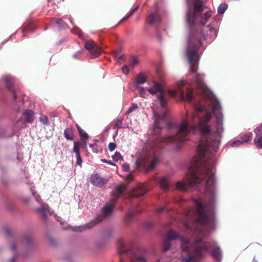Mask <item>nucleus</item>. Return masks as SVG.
<instances>
[{
    "label": "nucleus",
    "mask_w": 262,
    "mask_h": 262,
    "mask_svg": "<svg viewBox=\"0 0 262 262\" xmlns=\"http://www.w3.org/2000/svg\"><path fill=\"white\" fill-rule=\"evenodd\" d=\"M187 11L186 22L189 28V35L187 39L186 54L189 64L188 76H191L193 80L190 81L181 80L178 82H204V75L199 73L197 70L201 55L199 48L203 45L206 37L204 31H209L207 34L211 40L217 36V30L207 25L211 18L213 12L211 10L205 11L207 7L203 4V0H186Z\"/></svg>",
    "instance_id": "1"
},
{
    "label": "nucleus",
    "mask_w": 262,
    "mask_h": 262,
    "mask_svg": "<svg viewBox=\"0 0 262 262\" xmlns=\"http://www.w3.org/2000/svg\"><path fill=\"white\" fill-rule=\"evenodd\" d=\"M212 250L211 255L216 260H221L222 253L220 248L217 246L215 242H204L201 246L196 247L193 253H189L183 259V262H195L196 259L202 258L204 253Z\"/></svg>",
    "instance_id": "2"
},
{
    "label": "nucleus",
    "mask_w": 262,
    "mask_h": 262,
    "mask_svg": "<svg viewBox=\"0 0 262 262\" xmlns=\"http://www.w3.org/2000/svg\"><path fill=\"white\" fill-rule=\"evenodd\" d=\"M126 190L127 187L126 185L122 183L117 185L113 191L112 199L110 200V203L102 208L101 214L98 215L96 219L86 225V227L89 229L91 228L96 224L101 222L105 217L110 215L112 213L113 209L118 199Z\"/></svg>",
    "instance_id": "3"
},
{
    "label": "nucleus",
    "mask_w": 262,
    "mask_h": 262,
    "mask_svg": "<svg viewBox=\"0 0 262 262\" xmlns=\"http://www.w3.org/2000/svg\"><path fill=\"white\" fill-rule=\"evenodd\" d=\"M153 84V85L148 88L147 90L151 94H158L157 99L162 107L165 108L167 105V101L164 97V91L162 89V85L156 82H154Z\"/></svg>",
    "instance_id": "4"
},
{
    "label": "nucleus",
    "mask_w": 262,
    "mask_h": 262,
    "mask_svg": "<svg viewBox=\"0 0 262 262\" xmlns=\"http://www.w3.org/2000/svg\"><path fill=\"white\" fill-rule=\"evenodd\" d=\"M33 195H34L36 200L38 203H40V207L35 208L34 209L35 211L43 220H46L48 219V217L51 215V212H50L49 206L47 204L44 203H41V198L39 195H35V194L33 193Z\"/></svg>",
    "instance_id": "5"
},
{
    "label": "nucleus",
    "mask_w": 262,
    "mask_h": 262,
    "mask_svg": "<svg viewBox=\"0 0 262 262\" xmlns=\"http://www.w3.org/2000/svg\"><path fill=\"white\" fill-rule=\"evenodd\" d=\"M85 48L90 51L91 58L98 57L102 52V49L97 46L96 43L92 40L85 42Z\"/></svg>",
    "instance_id": "6"
},
{
    "label": "nucleus",
    "mask_w": 262,
    "mask_h": 262,
    "mask_svg": "<svg viewBox=\"0 0 262 262\" xmlns=\"http://www.w3.org/2000/svg\"><path fill=\"white\" fill-rule=\"evenodd\" d=\"M167 235V238L164 241L162 245L163 252H166L170 249L171 240H176L180 238L178 234L172 230H170Z\"/></svg>",
    "instance_id": "7"
},
{
    "label": "nucleus",
    "mask_w": 262,
    "mask_h": 262,
    "mask_svg": "<svg viewBox=\"0 0 262 262\" xmlns=\"http://www.w3.org/2000/svg\"><path fill=\"white\" fill-rule=\"evenodd\" d=\"M148 189L145 185L142 184H139L136 186L132 185V200L134 198L142 196L144 194L147 192Z\"/></svg>",
    "instance_id": "8"
},
{
    "label": "nucleus",
    "mask_w": 262,
    "mask_h": 262,
    "mask_svg": "<svg viewBox=\"0 0 262 262\" xmlns=\"http://www.w3.org/2000/svg\"><path fill=\"white\" fill-rule=\"evenodd\" d=\"M4 80L7 88L12 93L13 98L15 100L17 98V93L14 90V86L15 83V79L13 77L7 76L5 77Z\"/></svg>",
    "instance_id": "9"
},
{
    "label": "nucleus",
    "mask_w": 262,
    "mask_h": 262,
    "mask_svg": "<svg viewBox=\"0 0 262 262\" xmlns=\"http://www.w3.org/2000/svg\"><path fill=\"white\" fill-rule=\"evenodd\" d=\"M91 182L96 187H102L104 184H105L107 181L101 177L98 174H93L90 178Z\"/></svg>",
    "instance_id": "10"
},
{
    "label": "nucleus",
    "mask_w": 262,
    "mask_h": 262,
    "mask_svg": "<svg viewBox=\"0 0 262 262\" xmlns=\"http://www.w3.org/2000/svg\"><path fill=\"white\" fill-rule=\"evenodd\" d=\"M161 20V18L158 11L149 13L147 19L148 23L151 25L158 24Z\"/></svg>",
    "instance_id": "11"
},
{
    "label": "nucleus",
    "mask_w": 262,
    "mask_h": 262,
    "mask_svg": "<svg viewBox=\"0 0 262 262\" xmlns=\"http://www.w3.org/2000/svg\"><path fill=\"white\" fill-rule=\"evenodd\" d=\"M76 127L79 133L80 139L82 142L83 147L85 148L86 146V140L89 139V135L80 127L78 124H76Z\"/></svg>",
    "instance_id": "12"
},
{
    "label": "nucleus",
    "mask_w": 262,
    "mask_h": 262,
    "mask_svg": "<svg viewBox=\"0 0 262 262\" xmlns=\"http://www.w3.org/2000/svg\"><path fill=\"white\" fill-rule=\"evenodd\" d=\"M23 115L26 122H32L34 120V112L32 111L26 110Z\"/></svg>",
    "instance_id": "13"
},
{
    "label": "nucleus",
    "mask_w": 262,
    "mask_h": 262,
    "mask_svg": "<svg viewBox=\"0 0 262 262\" xmlns=\"http://www.w3.org/2000/svg\"><path fill=\"white\" fill-rule=\"evenodd\" d=\"M159 185L161 188L165 191H167L170 185L166 177H163L160 180Z\"/></svg>",
    "instance_id": "14"
},
{
    "label": "nucleus",
    "mask_w": 262,
    "mask_h": 262,
    "mask_svg": "<svg viewBox=\"0 0 262 262\" xmlns=\"http://www.w3.org/2000/svg\"><path fill=\"white\" fill-rule=\"evenodd\" d=\"M118 252L120 254H126L128 252V250L126 248L124 242L122 240L119 241Z\"/></svg>",
    "instance_id": "15"
},
{
    "label": "nucleus",
    "mask_w": 262,
    "mask_h": 262,
    "mask_svg": "<svg viewBox=\"0 0 262 262\" xmlns=\"http://www.w3.org/2000/svg\"><path fill=\"white\" fill-rule=\"evenodd\" d=\"M64 136L68 140H74L73 130L72 127H68L64 131Z\"/></svg>",
    "instance_id": "16"
},
{
    "label": "nucleus",
    "mask_w": 262,
    "mask_h": 262,
    "mask_svg": "<svg viewBox=\"0 0 262 262\" xmlns=\"http://www.w3.org/2000/svg\"><path fill=\"white\" fill-rule=\"evenodd\" d=\"M146 78L147 77L145 75L140 73L137 76L136 79V82L137 84L143 83L146 81Z\"/></svg>",
    "instance_id": "17"
},
{
    "label": "nucleus",
    "mask_w": 262,
    "mask_h": 262,
    "mask_svg": "<svg viewBox=\"0 0 262 262\" xmlns=\"http://www.w3.org/2000/svg\"><path fill=\"white\" fill-rule=\"evenodd\" d=\"M254 142L257 147L262 149V136H256Z\"/></svg>",
    "instance_id": "18"
},
{
    "label": "nucleus",
    "mask_w": 262,
    "mask_h": 262,
    "mask_svg": "<svg viewBox=\"0 0 262 262\" xmlns=\"http://www.w3.org/2000/svg\"><path fill=\"white\" fill-rule=\"evenodd\" d=\"M228 8V5L226 3L221 4L217 8L219 14H223Z\"/></svg>",
    "instance_id": "19"
},
{
    "label": "nucleus",
    "mask_w": 262,
    "mask_h": 262,
    "mask_svg": "<svg viewBox=\"0 0 262 262\" xmlns=\"http://www.w3.org/2000/svg\"><path fill=\"white\" fill-rule=\"evenodd\" d=\"M33 240V236L31 234L26 235L24 237V242L26 245L30 244Z\"/></svg>",
    "instance_id": "20"
},
{
    "label": "nucleus",
    "mask_w": 262,
    "mask_h": 262,
    "mask_svg": "<svg viewBox=\"0 0 262 262\" xmlns=\"http://www.w3.org/2000/svg\"><path fill=\"white\" fill-rule=\"evenodd\" d=\"M98 143V141L97 140H95L93 141V143L90 145V147L92 148L93 152L95 153H98L99 151L98 149H97Z\"/></svg>",
    "instance_id": "21"
},
{
    "label": "nucleus",
    "mask_w": 262,
    "mask_h": 262,
    "mask_svg": "<svg viewBox=\"0 0 262 262\" xmlns=\"http://www.w3.org/2000/svg\"><path fill=\"white\" fill-rule=\"evenodd\" d=\"M80 147V143L79 142H75L74 143L73 151L76 155L80 154L79 149Z\"/></svg>",
    "instance_id": "22"
},
{
    "label": "nucleus",
    "mask_w": 262,
    "mask_h": 262,
    "mask_svg": "<svg viewBox=\"0 0 262 262\" xmlns=\"http://www.w3.org/2000/svg\"><path fill=\"white\" fill-rule=\"evenodd\" d=\"M139 63L140 61L138 56L132 54V67L138 64Z\"/></svg>",
    "instance_id": "23"
},
{
    "label": "nucleus",
    "mask_w": 262,
    "mask_h": 262,
    "mask_svg": "<svg viewBox=\"0 0 262 262\" xmlns=\"http://www.w3.org/2000/svg\"><path fill=\"white\" fill-rule=\"evenodd\" d=\"M131 222V212L128 211L124 218V222L127 225H129Z\"/></svg>",
    "instance_id": "24"
},
{
    "label": "nucleus",
    "mask_w": 262,
    "mask_h": 262,
    "mask_svg": "<svg viewBox=\"0 0 262 262\" xmlns=\"http://www.w3.org/2000/svg\"><path fill=\"white\" fill-rule=\"evenodd\" d=\"M251 135H252V133H250L248 134H246V135H244V136H243L241 137V141H242L243 144L244 143L247 142L249 140L250 136Z\"/></svg>",
    "instance_id": "25"
},
{
    "label": "nucleus",
    "mask_w": 262,
    "mask_h": 262,
    "mask_svg": "<svg viewBox=\"0 0 262 262\" xmlns=\"http://www.w3.org/2000/svg\"><path fill=\"white\" fill-rule=\"evenodd\" d=\"M53 21L58 25L59 27H62L64 25V21L60 18H55L53 19Z\"/></svg>",
    "instance_id": "26"
},
{
    "label": "nucleus",
    "mask_w": 262,
    "mask_h": 262,
    "mask_svg": "<svg viewBox=\"0 0 262 262\" xmlns=\"http://www.w3.org/2000/svg\"><path fill=\"white\" fill-rule=\"evenodd\" d=\"M112 159L114 161L117 162L120 159H122V157L119 152H116V153L113 156H112Z\"/></svg>",
    "instance_id": "27"
},
{
    "label": "nucleus",
    "mask_w": 262,
    "mask_h": 262,
    "mask_svg": "<svg viewBox=\"0 0 262 262\" xmlns=\"http://www.w3.org/2000/svg\"><path fill=\"white\" fill-rule=\"evenodd\" d=\"M243 144L242 141H241L240 140H237L232 142L231 146L233 147H238L242 146Z\"/></svg>",
    "instance_id": "28"
},
{
    "label": "nucleus",
    "mask_w": 262,
    "mask_h": 262,
    "mask_svg": "<svg viewBox=\"0 0 262 262\" xmlns=\"http://www.w3.org/2000/svg\"><path fill=\"white\" fill-rule=\"evenodd\" d=\"M256 136H262V124L254 130Z\"/></svg>",
    "instance_id": "29"
},
{
    "label": "nucleus",
    "mask_w": 262,
    "mask_h": 262,
    "mask_svg": "<svg viewBox=\"0 0 262 262\" xmlns=\"http://www.w3.org/2000/svg\"><path fill=\"white\" fill-rule=\"evenodd\" d=\"M114 128H121L122 126V121L121 120H117L114 122Z\"/></svg>",
    "instance_id": "30"
},
{
    "label": "nucleus",
    "mask_w": 262,
    "mask_h": 262,
    "mask_svg": "<svg viewBox=\"0 0 262 262\" xmlns=\"http://www.w3.org/2000/svg\"><path fill=\"white\" fill-rule=\"evenodd\" d=\"M40 121L43 124H48L49 123V121L48 117L46 116H41L40 117Z\"/></svg>",
    "instance_id": "31"
},
{
    "label": "nucleus",
    "mask_w": 262,
    "mask_h": 262,
    "mask_svg": "<svg viewBox=\"0 0 262 262\" xmlns=\"http://www.w3.org/2000/svg\"><path fill=\"white\" fill-rule=\"evenodd\" d=\"M122 73L125 75L128 74L129 72V69L128 67L126 65H124V66H123L122 68Z\"/></svg>",
    "instance_id": "32"
},
{
    "label": "nucleus",
    "mask_w": 262,
    "mask_h": 262,
    "mask_svg": "<svg viewBox=\"0 0 262 262\" xmlns=\"http://www.w3.org/2000/svg\"><path fill=\"white\" fill-rule=\"evenodd\" d=\"M76 159H77V163L76 164L79 165L80 166H81L82 160L81 158L80 154L76 155Z\"/></svg>",
    "instance_id": "33"
},
{
    "label": "nucleus",
    "mask_w": 262,
    "mask_h": 262,
    "mask_svg": "<svg viewBox=\"0 0 262 262\" xmlns=\"http://www.w3.org/2000/svg\"><path fill=\"white\" fill-rule=\"evenodd\" d=\"M116 147V144L115 143H110L108 144V149L112 151L115 149Z\"/></svg>",
    "instance_id": "34"
},
{
    "label": "nucleus",
    "mask_w": 262,
    "mask_h": 262,
    "mask_svg": "<svg viewBox=\"0 0 262 262\" xmlns=\"http://www.w3.org/2000/svg\"><path fill=\"white\" fill-rule=\"evenodd\" d=\"M122 167L123 171L125 172H128L129 171L130 167L129 164L126 163L122 165Z\"/></svg>",
    "instance_id": "35"
},
{
    "label": "nucleus",
    "mask_w": 262,
    "mask_h": 262,
    "mask_svg": "<svg viewBox=\"0 0 262 262\" xmlns=\"http://www.w3.org/2000/svg\"><path fill=\"white\" fill-rule=\"evenodd\" d=\"M166 209V208L165 207H158L157 210H156V213H161L162 212H163L164 211H165Z\"/></svg>",
    "instance_id": "36"
},
{
    "label": "nucleus",
    "mask_w": 262,
    "mask_h": 262,
    "mask_svg": "<svg viewBox=\"0 0 262 262\" xmlns=\"http://www.w3.org/2000/svg\"><path fill=\"white\" fill-rule=\"evenodd\" d=\"M139 93H140V95L144 97L145 93L146 92V89H145L143 88H139Z\"/></svg>",
    "instance_id": "37"
},
{
    "label": "nucleus",
    "mask_w": 262,
    "mask_h": 262,
    "mask_svg": "<svg viewBox=\"0 0 262 262\" xmlns=\"http://www.w3.org/2000/svg\"><path fill=\"white\" fill-rule=\"evenodd\" d=\"M101 161L103 163H107V164H109L112 165H115V164L114 163H113V162H112L111 161H108L106 159H101Z\"/></svg>",
    "instance_id": "38"
},
{
    "label": "nucleus",
    "mask_w": 262,
    "mask_h": 262,
    "mask_svg": "<svg viewBox=\"0 0 262 262\" xmlns=\"http://www.w3.org/2000/svg\"><path fill=\"white\" fill-rule=\"evenodd\" d=\"M10 249L12 250V251H14L15 250V248H16V245H15V243H12L10 244Z\"/></svg>",
    "instance_id": "39"
},
{
    "label": "nucleus",
    "mask_w": 262,
    "mask_h": 262,
    "mask_svg": "<svg viewBox=\"0 0 262 262\" xmlns=\"http://www.w3.org/2000/svg\"><path fill=\"white\" fill-rule=\"evenodd\" d=\"M124 177L125 178V180H127L128 182H130V181L131 180V172H130L127 176H124Z\"/></svg>",
    "instance_id": "40"
},
{
    "label": "nucleus",
    "mask_w": 262,
    "mask_h": 262,
    "mask_svg": "<svg viewBox=\"0 0 262 262\" xmlns=\"http://www.w3.org/2000/svg\"><path fill=\"white\" fill-rule=\"evenodd\" d=\"M130 15H131V13H130L127 16L124 17L122 19H121L120 20V21L119 22V24H121V23H123V21H124L125 20H127L129 17Z\"/></svg>",
    "instance_id": "41"
},
{
    "label": "nucleus",
    "mask_w": 262,
    "mask_h": 262,
    "mask_svg": "<svg viewBox=\"0 0 262 262\" xmlns=\"http://www.w3.org/2000/svg\"><path fill=\"white\" fill-rule=\"evenodd\" d=\"M114 57L115 58H118L119 57V55L120 54V51L117 50L114 52Z\"/></svg>",
    "instance_id": "42"
},
{
    "label": "nucleus",
    "mask_w": 262,
    "mask_h": 262,
    "mask_svg": "<svg viewBox=\"0 0 262 262\" xmlns=\"http://www.w3.org/2000/svg\"><path fill=\"white\" fill-rule=\"evenodd\" d=\"M137 108V104L132 103V111L136 110Z\"/></svg>",
    "instance_id": "43"
},
{
    "label": "nucleus",
    "mask_w": 262,
    "mask_h": 262,
    "mask_svg": "<svg viewBox=\"0 0 262 262\" xmlns=\"http://www.w3.org/2000/svg\"><path fill=\"white\" fill-rule=\"evenodd\" d=\"M16 259V256L15 255L9 261V262H15Z\"/></svg>",
    "instance_id": "44"
},
{
    "label": "nucleus",
    "mask_w": 262,
    "mask_h": 262,
    "mask_svg": "<svg viewBox=\"0 0 262 262\" xmlns=\"http://www.w3.org/2000/svg\"><path fill=\"white\" fill-rule=\"evenodd\" d=\"M5 233L7 235H9L10 234V231L8 228L5 229Z\"/></svg>",
    "instance_id": "45"
},
{
    "label": "nucleus",
    "mask_w": 262,
    "mask_h": 262,
    "mask_svg": "<svg viewBox=\"0 0 262 262\" xmlns=\"http://www.w3.org/2000/svg\"><path fill=\"white\" fill-rule=\"evenodd\" d=\"M138 7H139V6H138L136 7L135 8L132 9V14H133L135 11H136L137 10V9H138Z\"/></svg>",
    "instance_id": "46"
},
{
    "label": "nucleus",
    "mask_w": 262,
    "mask_h": 262,
    "mask_svg": "<svg viewBox=\"0 0 262 262\" xmlns=\"http://www.w3.org/2000/svg\"><path fill=\"white\" fill-rule=\"evenodd\" d=\"M182 244H184V243H186V241L184 237H182L181 238Z\"/></svg>",
    "instance_id": "47"
},
{
    "label": "nucleus",
    "mask_w": 262,
    "mask_h": 262,
    "mask_svg": "<svg viewBox=\"0 0 262 262\" xmlns=\"http://www.w3.org/2000/svg\"><path fill=\"white\" fill-rule=\"evenodd\" d=\"M124 56H123V55H121V56H119V57H118V59H119V60H123V59H124Z\"/></svg>",
    "instance_id": "48"
},
{
    "label": "nucleus",
    "mask_w": 262,
    "mask_h": 262,
    "mask_svg": "<svg viewBox=\"0 0 262 262\" xmlns=\"http://www.w3.org/2000/svg\"><path fill=\"white\" fill-rule=\"evenodd\" d=\"M130 112H131V107H130L128 109V110H127V113L129 114V113H130Z\"/></svg>",
    "instance_id": "49"
},
{
    "label": "nucleus",
    "mask_w": 262,
    "mask_h": 262,
    "mask_svg": "<svg viewBox=\"0 0 262 262\" xmlns=\"http://www.w3.org/2000/svg\"><path fill=\"white\" fill-rule=\"evenodd\" d=\"M21 105H23L24 104V101L23 99L21 100Z\"/></svg>",
    "instance_id": "50"
},
{
    "label": "nucleus",
    "mask_w": 262,
    "mask_h": 262,
    "mask_svg": "<svg viewBox=\"0 0 262 262\" xmlns=\"http://www.w3.org/2000/svg\"><path fill=\"white\" fill-rule=\"evenodd\" d=\"M191 212H188V214H187V216H189V215H191Z\"/></svg>",
    "instance_id": "51"
},
{
    "label": "nucleus",
    "mask_w": 262,
    "mask_h": 262,
    "mask_svg": "<svg viewBox=\"0 0 262 262\" xmlns=\"http://www.w3.org/2000/svg\"><path fill=\"white\" fill-rule=\"evenodd\" d=\"M202 239H199V240L196 241V242L199 243V242H202Z\"/></svg>",
    "instance_id": "52"
},
{
    "label": "nucleus",
    "mask_w": 262,
    "mask_h": 262,
    "mask_svg": "<svg viewBox=\"0 0 262 262\" xmlns=\"http://www.w3.org/2000/svg\"><path fill=\"white\" fill-rule=\"evenodd\" d=\"M141 261H145V260H144V258L142 257V258H141Z\"/></svg>",
    "instance_id": "53"
},
{
    "label": "nucleus",
    "mask_w": 262,
    "mask_h": 262,
    "mask_svg": "<svg viewBox=\"0 0 262 262\" xmlns=\"http://www.w3.org/2000/svg\"><path fill=\"white\" fill-rule=\"evenodd\" d=\"M158 37H159L160 40H161V36H160V35L159 34V33L158 32Z\"/></svg>",
    "instance_id": "54"
},
{
    "label": "nucleus",
    "mask_w": 262,
    "mask_h": 262,
    "mask_svg": "<svg viewBox=\"0 0 262 262\" xmlns=\"http://www.w3.org/2000/svg\"><path fill=\"white\" fill-rule=\"evenodd\" d=\"M216 16H215V17H214L213 18V19H214L215 20H216Z\"/></svg>",
    "instance_id": "55"
},
{
    "label": "nucleus",
    "mask_w": 262,
    "mask_h": 262,
    "mask_svg": "<svg viewBox=\"0 0 262 262\" xmlns=\"http://www.w3.org/2000/svg\"><path fill=\"white\" fill-rule=\"evenodd\" d=\"M133 177H132V181H133Z\"/></svg>",
    "instance_id": "56"
},
{
    "label": "nucleus",
    "mask_w": 262,
    "mask_h": 262,
    "mask_svg": "<svg viewBox=\"0 0 262 262\" xmlns=\"http://www.w3.org/2000/svg\"><path fill=\"white\" fill-rule=\"evenodd\" d=\"M132 215L133 214V212L132 213Z\"/></svg>",
    "instance_id": "57"
}]
</instances>
